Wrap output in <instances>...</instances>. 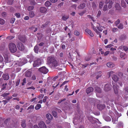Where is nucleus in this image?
<instances>
[{
    "instance_id": "f257e3e1",
    "label": "nucleus",
    "mask_w": 128,
    "mask_h": 128,
    "mask_svg": "<svg viewBox=\"0 0 128 128\" xmlns=\"http://www.w3.org/2000/svg\"><path fill=\"white\" fill-rule=\"evenodd\" d=\"M114 74V72L113 71H111L109 72V77L111 76L112 80L115 81V83L112 82V84L115 93L116 94H117L118 93V86L115 84H117L116 82L118 80L119 78Z\"/></svg>"
},
{
    "instance_id": "f03ea898",
    "label": "nucleus",
    "mask_w": 128,
    "mask_h": 128,
    "mask_svg": "<svg viewBox=\"0 0 128 128\" xmlns=\"http://www.w3.org/2000/svg\"><path fill=\"white\" fill-rule=\"evenodd\" d=\"M109 114L110 115L111 117L113 122H114V123L116 120V116L111 110H109ZM115 114L116 115V116L118 117H119L121 116V114L118 113L117 112H115Z\"/></svg>"
},
{
    "instance_id": "7ed1b4c3",
    "label": "nucleus",
    "mask_w": 128,
    "mask_h": 128,
    "mask_svg": "<svg viewBox=\"0 0 128 128\" xmlns=\"http://www.w3.org/2000/svg\"><path fill=\"white\" fill-rule=\"evenodd\" d=\"M9 49L10 52L12 53L15 52L17 50V48L15 44L13 43H10L8 45Z\"/></svg>"
},
{
    "instance_id": "20e7f679",
    "label": "nucleus",
    "mask_w": 128,
    "mask_h": 128,
    "mask_svg": "<svg viewBox=\"0 0 128 128\" xmlns=\"http://www.w3.org/2000/svg\"><path fill=\"white\" fill-rule=\"evenodd\" d=\"M42 60H40V59H38L35 60L33 64V66L34 67L38 66L41 64L42 62Z\"/></svg>"
},
{
    "instance_id": "39448f33",
    "label": "nucleus",
    "mask_w": 128,
    "mask_h": 128,
    "mask_svg": "<svg viewBox=\"0 0 128 128\" xmlns=\"http://www.w3.org/2000/svg\"><path fill=\"white\" fill-rule=\"evenodd\" d=\"M38 70L40 72L44 74H46L48 71V70L44 66L40 68Z\"/></svg>"
},
{
    "instance_id": "423d86ee",
    "label": "nucleus",
    "mask_w": 128,
    "mask_h": 128,
    "mask_svg": "<svg viewBox=\"0 0 128 128\" xmlns=\"http://www.w3.org/2000/svg\"><path fill=\"white\" fill-rule=\"evenodd\" d=\"M17 46L18 49L21 51H22L24 49V45L21 42L18 43L17 44Z\"/></svg>"
},
{
    "instance_id": "0eeeda50",
    "label": "nucleus",
    "mask_w": 128,
    "mask_h": 128,
    "mask_svg": "<svg viewBox=\"0 0 128 128\" xmlns=\"http://www.w3.org/2000/svg\"><path fill=\"white\" fill-rule=\"evenodd\" d=\"M95 90L96 92V95L98 97H100L99 94L101 92V91L100 88L98 87H96L95 88Z\"/></svg>"
},
{
    "instance_id": "6e6552de",
    "label": "nucleus",
    "mask_w": 128,
    "mask_h": 128,
    "mask_svg": "<svg viewBox=\"0 0 128 128\" xmlns=\"http://www.w3.org/2000/svg\"><path fill=\"white\" fill-rule=\"evenodd\" d=\"M91 26L92 28L93 29V30L96 32V33H97V34H99V37L100 38H101V36L100 34V32L98 31V30H97V29L96 28V27L94 26V25L92 24H91Z\"/></svg>"
},
{
    "instance_id": "1a4fd4ad",
    "label": "nucleus",
    "mask_w": 128,
    "mask_h": 128,
    "mask_svg": "<svg viewBox=\"0 0 128 128\" xmlns=\"http://www.w3.org/2000/svg\"><path fill=\"white\" fill-rule=\"evenodd\" d=\"M111 86L110 84H106L104 87V90L105 91H107L110 89Z\"/></svg>"
},
{
    "instance_id": "9d476101",
    "label": "nucleus",
    "mask_w": 128,
    "mask_h": 128,
    "mask_svg": "<svg viewBox=\"0 0 128 128\" xmlns=\"http://www.w3.org/2000/svg\"><path fill=\"white\" fill-rule=\"evenodd\" d=\"M97 25L96 26V28L100 32L102 31L103 30V28H105L104 26H101L99 23H97Z\"/></svg>"
},
{
    "instance_id": "9b49d317",
    "label": "nucleus",
    "mask_w": 128,
    "mask_h": 128,
    "mask_svg": "<svg viewBox=\"0 0 128 128\" xmlns=\"http://www.w3.org/2000/svg\"><path fill=\"white\" fill-rule=\"evenodd\" d=\"M39 126L41 128H46V126L44 122L42 121H40L38 124Z\"/></svg>"
},
{
    "instance_id": "f8f14e48",
    "label": "nucleus",
    "mask_w": 128,
    "mask_h": 128,
    "mask_svg": "<svg viewBox=\"0 0 128 128\" xmlns=\"http://www.w3.org/2000/svg\"><path fill=\"white\" fill-rule=\"evenodd\" d=\"M18 38L20 41L23 42H25L26 40V38L25 36L21 35L18 36Z\"/></svg>"
},
{
    "instance_id": "ddd939ff",
    "label": "nucleus",
    "mask_w": 128,
    "mask_h": 128,
    "mask_svg": "<svg viewBox=\"0 0 128 128\" xmlns=\"http://www.w3.org/2000/svg\"><path fill=\"white\" fill-rule=\"evenodd\" d=\"M85 32L91 36H94V34L92 31L89 29L87 28L85 30Z\"/></svg>"
},
{
    "instance_id": "4468645a",
    "label": "nucleus",
    "mask_w": 128,
    "mask_h": 128,
    "mask_svg": "<svg viewBox=\"0 0 128 128\" xmlns=\"http://www.w3.org/2000/svg\"><path fill=\"white\" fill-rule=\"evenodd\" d=\"M54 57H48L47 59L48 63L49 64H51L54 60H54Z\"/></svg>"
},
{
    "instance_id": "2eb2a0df",
    "label": "nucleus",
    "mask_w": 128,
    "mask_h": 128,
    "mask_svg": "<svg viewBox=\"0 0 128 128\" xmlns=\"http://www.w3.org/2000/svg\"><path fill=\"white\" fill-rule=\"evenodd\" d=\"M53 60H54L52 61V63L50 64H51L53 66H57L58 65L57 62L54 58Z\"/></svg>"
},
{
    "instance_id": "dca6fc26",
    "label": "nucleus",
    "mask_w": 128,
    "mask_h": 128,
    "mask_svg": "<svg viewBox=\"0 0 128 128\" xmlns=\"http://www.w3.org/2000/svg\"><path fill=\"white\" fill-rule=\"evenodd\" d=\"M115 7L116 9L117 10H120L121 9V8L120 4L118 3H116L115 5Z\"/></svg>"
},
{
    "instance_id": "f3484780",
    "label": "nucleus",
    "mask_w": 128,
    "mask_h": 128,
    "mask_svg": "<svg viewBox=\"0 0 128 128\" xmlns=\"http://www.w3.org/2000/svg\"><path fill=\"white\" fill-rule=\"evenodd\" d=\"M47 10L46 8L44 7H41L40 8V12L42 13H46Z\"/></svg>"
},
{
    "instance_id": "a211bd4d",
    "label": "nucleus",
    "mask_w": 128,
    "mask_h": 128,
    "mask_svg": "<svg viewBox=\"0 0 128 128\" xmlns=\"http://www.w3.org/2000/svg\"><path fill=\"white\" fill-rule=\"evenodd\" d=\"M94 89L92 87H90L88 88L86 90V92L87 94L93 92Z\"/></svg>"
},
{
    "instance_id": "6ab92c4d",
    "label": "nucleus",
    "mask_w": 128,
    "mask_h": 128,
    "mask_svg": "<svg viewBox=\"0 0 128 128\" xmlns=\"http://www.w3.org/2000/svg\"><path fill=\"white\" fill-rule=\"evenodd\" d=\"M107 66L109 68H112L114 66V64L112 62H109L107 64Z\"/></svg>"
},
{
    "instance_id": "aec40b11",
    "label": "nucleus",
    "mask_w": 128,
    "mask_h": 128,
    "mask_svg": "<svg viewBox=\"0 0 128 128\" xmlns=\"http://www.w3.org/2000/svg\"><path fill=\"white\" fill-rule=\"evenodd\" d=\"M98 108L100 110H101L105 108V106L104 105L98 104L97 105Z\"/></svg>"
},
{
    "instance_id": "412c9836",
    "label": "nucleus",
    "mask_w": 128,
    "mask_h": 128,
    "mask_svg": "<svg viewBox=\"0 0 128 128\" xmlns=\"http://www.w3.org/2000/svg\"><path fill=\"white\" fill-rule=\"evenodd\" d=\"M31 75V72L30 70L27 71L25 72V76H26L29 77Z\"/></svg>"
},
{
    "instance_id": "4be33fe9",
    "label": "nucleus",
    "mask_w": 128,
    "mask_h": 128,
    "mask_svg": "<svg viewBox=\"0 0 128 128\" xmlns=\"http://www.w3.org/2000/svg\"><path fill=\"white\" fill-rule=\"evenodd\" d=\"M86 6V4L84 3L81 4L80 6L78 7V9H82Z\"/></svg>"
},
{
    "instance_id": "5701e85b",
    "label": "nucleus",
    "mask_w": 128,
    "mask_h": 128,
    "mask_svg": "<svg viewBox=\"0 0 128 128\" xmlns=\"http://www.w3.org/2000/svg\"><path fill=\"white\" fill-rule=\"evenodd\" d=\"M2 76L4 79L5 80H7L9 78L8 75L7 74H3Z\"/></svg>"
},
{
    "instance_id": "b1692460",
    "label": "nucleus",
    "mask_w": 128,
    "mask_h": 128,
    "mask_svg": "<svg viewBox=\"0 0 128 128\" xmlns=\"http://www.w3.org/2000/svg\"><path fill=\"white\" fill-rule=\"evenodd\" d=\"M46 117L47 119L49 120H51L52 118V115L49 114H46Z\"/></svg>"
},
{
    "instance_id": "393cba45",
    "label": "nucleus",
    "mask_w": 128,
    "mask_h": 128,
    "mask_svg": "<svg viewBox=\"0 0 128 128\" xmlns=\"http://www.w3.org/2000/svg\"><path fill=\"white\" fill-rule=\"evenodd\" d=\"M126 55V54L124 52H121L120 54V57L121 58H123V59H124V56Z\"/></svg>"
},
{
    "instance_id": "a878e982",
    "label": "nucleus",
    "mask_w": 128,
    "mask_h": 128,
    "mask_svg": "<svg viewBox=\"0 0 128 128\" xmlns=\"http://www.w3.org/2000/svg\"><path fill=\"white\" fill-rule=\"evenodd\" d=\"M126 36L125 35H122L120 38V39L121 41H122L125 40L126 38Z\"/></svg>"
},
{
    "instance_id": "bb28decb",
    "label": "nucleus",
    "mask_w": 128,
    "mask_h": 128,
    "mask_svg": "<svg viewBox=\"0 0 128 128\" xmlns=\"http://www.w3.org/2000/svg\"><path fill=\"white\" fill-rule=\"evenodd\" d=\"M41 107L40 104H37L35 107V109L36 110H39Z\"/></svg>"
},
{
    "instance_id": "cd10ccee",
    "label": "nucleus",
    "mask_w": 128,
    "mask_h": 128,
    "mask_svg": "<svg viewBox=\"0 0 128 128\" xmlns=\"http://www.w3.org/2000/svg\"><path fill=\"white\" fill-rule=\"evenodd\" d=\"M45 5L47 7H48L51 5V3L49 1H46L44 3Z\"/></svg>"
},
{
    "instance_id": "c85d7f7f",
    "label": "nucleus",
    "mask_w": 128,
    "mask_h": 128,
    "mask_svg": "<svg viewBox=\"0 0 128 128\" xmlns=\"http://www.w3.org/2000/svg\"><path fill=\"white\" fill-rule=\"evenodd\" d=\"M29 16L31 18L33 17L34 16V12L32 11H31L29 12Z\"/></svg>"
},
{
    "instance_id": "c756f323",
    "label": "nucleus",
    "mask_w": 128,
    "mask_h": 128,
    "mask_svg": "<svg viewBox=\"0 0 128 128\" xmlns=\"http://www.w3.org/2000/svg\"><path fill=\"white\" fill-rule=\"evenodd\" d=\"M39 48L38 46H36L34 47V52L36 53H38Z\"/></svg>"
},
{
    "instance_id": "7c9ffc66",
    "label": "nucleus",
    "mask_w": 128,
    "mask_h": 128,
    "mask_svg": "<svg viewBox=\"0 0 128 128\" xmlns=\"http://www.w3.org/2000/svg\"><path fill=\"white\" fill-rule=\"evenodd\" d=\"M69 18L68 16H64L62 18V19L64 21H66Z\"/></svg>"
},
{
    "instance_id": "2f4dec72",
    "label": "nucleus",
    "mask_w": 128,
    "mask_h": 128,
    "mask_svg": "<svg viewBox=\"0 0 128 128\" xmlns=\"http://www.w3.org/2000/svg\"><path fill=\"white\" fill-rule=\"evenodd\" d=\"M21 125L22 126L23 128H24L26 127V124L24 120L22 121L21 123Z\"/></svg>"
},
{
    "instance_id": "473e14b6",
    "label": "nucleus",
    "mask_w": 128,
    "mask_h": 128,
    "mask_svg": "<svg viewBox=\"0 0 128 128\" xmlns=\"http://www.w3.org/2000/svg\"><path fill=\"white\" fill-rule=\"evenodd\" d=\"M86 10H84L82 12H78V14L80 16H82L85 13Z\"/></svg>"
},
{
    "instance_id": "72a5a7b5",
    "label": "nucleus",
    "mask_w": 128,
    "mask_h": 128,
    "mask_svg": "<svg viewBox=\"0 0 128 128\" xmlns=\"http://www.w3.org/2000/svg\"><path fill=\"white\" fill-rule=\"evenodd\" d=\"M117 27L118 28L120 29H122L124 28L123 24L122 23H120Z\"/></svg>"
},
{
    "instance_id": "f704fd0d",
    "label": "nucleus",
    "mask_w": 128,
    "mask_h": 128,
    "mask_svg": "<svg viewBox=\"0 0 128 128\" xmlns=\"http://www.w3.org/2000/svg\"><path fill=\"white\" fill-rule=\"evenodd\" d=\"M110 53V54H114V52H110V51H107L104 53V56H106V55H108V54H109Z\"/></svg>"
},
{
    "instance_id": "c9c22d12",
    "label": "nucleus",
    "mask_w": 128,
    "mask_h": 128,
    "mask_svg": "<svg viewBox=\"0 0 128 128\" xmlns=\"http://www.w3.org/2000/svg\"><path fill=\"white\" fill-rule=\"evenodd\" d=\"M87 17L88 18L91 19L94 22H95L96 21V20H94V18L91 16L88 15L87 16Z\"/></svg>"
},
{
    "instance_id": "e433bc0d",
    "label": "nucleus",
    "mask_w": 128,
    "mask_h": 128,
    "mask_svg": "<svg viewBox=\"0 0 128 128\" xmlns=\"http://www.w3.org/2000/svg\"><path fill=\"white\" fill-rule=\"evenodd\" d=\"M121 4L122 7L125 8L126 7V4L124 1L122 0L121 1Z\"/></svg>"
},
{
    "instance_id": "4c0bfd02",
    "label": "nucleus",
    "mask_w": 128,
    "mask_h": 128,
    "mask_svg": "<svg viewBox=\"0 0 128 128\" xmlns=\"http://www.w3.org/2000/svg\"><path fill=\"white\" fill-rule=\"evenodd\" d=\"M7 84V83H5V84H3L2 86L1 90H4L6 88Z\"/></svg>"
},
{
    "instance_id": "58836bf2",
    "label": "nucleus",
    "mask_w": 128,
    "mask_h": 128,
    "mask_svg": "<svg viewBox=\"0 0 128 128\" xmlns=\"http://www.w3.org/2000/svg\"><path fill=\"white\" fill-rule=\"evenodd\" d=\"M113 4V2L112 1H111L108 5V8L109 9L111 8L112 7V6Z\"/></svg>"
},
{
    "instance_id": "ea45409f",
    "label": "nucleus",
    "mask_w": 128,
    "mask_h": 128,
    "mask_svg": "<svg viewBox=\"0 0 128 128\" xmlns=\"http://www.w3.org/2000/svg\"><path fill=\"white\" fill-rule=\"evenodd\" d=\"M4 58L5 59V60L7 62H8L9 61L8 60V56L7 55H4Z\"/></svg>"
},
{
    "instance_id": "a19ab883",
    "label": "nucleus",
    "mask_w": 128,
    "mask_h": 128,
    "mask_svg": "<svg viewBox=\"0 0 128 128\" xmlns=\"http://www.w3.org/2000/svg\"><path fill=\"white\" fill-rule=\"evenodd\" d=\"M103 4L104 3L103 2H100L99 4V6L100 8L101 9L102 8Z\"/></svg>"
},
{
    "instance_id": "79ce46f5",
    "label": "nucleus",
    "mask_w": 128,
    "mask_h": 128,
    "mask_svg": "<svg viewBox=\"0 0 128 128\" xmlns=\"http://www.w3.org/2000/svg\"><path fill=\"white\" fill-rule=\"evenodd\" d=\"M34 7L33 6H29L28 8V10L29 11L32 10L33 9Z\"/></svg>"
},
{
    "instance_id": "37998d69",
    "label": "nucleus",
    "mask_w": 128,
    "mask_h": 128,
    "mask_svg": "<svg viewBox=\"0 0 128 128\" xmlns=\"http://www.w3.org/2000/svg\"><path fill=\"white\" fill-rule=\"evenodd\" d=\"M22 62L23 63L22 65H23L27 63V60L25 59H23L22 60Z\"/></svg>"
},
{
    "instance_id": "c03bdc74",
    "label": "nucleus",
    "mask_w": 128,
    "mask_h": 128,
    "mask_svg": "<svg viewBox=\"0 0 128 128\" xmlns=\"http://www.w3.org/2000/svg\"><path fill=\"white\" fill-rule=\"evenodd\" d=\"M4 23V21L3 19L0 18V24H2Z\"/></svg>"
},
{
    "instance_id": "a18cd8bd",
    "label": "nucleus",
    "mask_w": 128,
    "mask_h": 128,
    "mask_svg": "<svg viewBox=\"0 0 128 128\" xmlns=\"http://www.w3.org/2000/svg\"><path fill=\"white\" fill-rule=\"evenodd\" d=\"M30 4L33 5H34L36 4V2L34 0H32L30 2Z\"/></svg>"
},
{
    "instance_id": "49530a36",
    "label": "nucleus",
    "mask_w": 128,
    "mask_h": 128,
    "mask_svg": "<svg viewBox=\"0 0 128 128\" xmlns=\"http://www.w3.org/2000/svg\"><path fill=\"white\" fill-rule=\"evenodd\" d=\"M52 114L54 117H56L57 116V113L55 111H53L52 112Z\"/></svg>"
},
{
    "instance_id": "de8ad7c7",
    "label": "nucleus",
    "mask_w": 128,
    "mask_h": 128,
    "mask_svg": "<svg viewBox=\"0 0 128 128\" xmlns=\"http://www.w3.org/2000/svg\"><path fill=\"white\" fill-rule=\"evenodd\" d=\"M105 119L107 121H110L111 120L109 116L107 117L106 118H105Z\"/></svg>"
},
{
    "instance_id": "09e8293b",
    "label": "nucleus",
    "mask_w": 128,
    "mask_h": 128,
    "mask_svg": "<svg viewBox=\"0 0 128 128\" xmlns=\"http://www.w3.org/2000/svg\"><path fill=\"white\" fill-rule=\"evenodd\" d=\"M20 79H18L16 80V86H17L19 84H20Z\"/></svg>"
},
{
    "instance_id": "8fccbe9b",
    "label": "nucleus",
    "mask_w": 128,
    "mask_h": 128,
    "mask_svg": "<svg viewBox=\"0 0 128 128\" xmlns=\"http://www.w3.org/2000/svg\"><path fill=\"white\" fill-rule=\"evenodd\" d=\"M113 46V45L112 44H110L106 46H105L106 48H110L112 46Z\"/></svg>"
},
{
    "instance_id": "3c124183",
    "label": "nucleus",
    "mask_w": 128,
    "mask_h": 128,
    "mask_svg": "<svg viewBox=\"0 0 128 128\" xmlns=\"http://www.w3.org/2000/svg\"><path fill=\"white\" fill-rule=\"evenodd\" d=\"M107 5L106 4L103 7V10L104 11H106L107 10Z\"/></svg>"
},
{
    "instance_id": "603ef678",
    "label": "nucleus",
    "mask_w": 128,
    "mask_h": 128,
    "mask_svg": "<svg viewBox=\"0 0 128 128\" xmlns=\"http://www.w3.org/2000/svg\"><path fill=\"white\" fill-rule=\"evenodd\" d=\"M10 94L8 92V93H5L3 94L2 95V96L3 97H5L6 96L9 95Z\"/></svg>"
},
{
    "instance_id": "864d4df0",
    "label": "nucleus",
    "mask_w": 128,
    "mask_h": 128,
    "mask_svg": "<svg viewBox=\"0 0 128 128\" xmlns=\"http://www.w3.org/2000/svg\"><path fill=\"white\" fill-rule=\"evenodd\" d=\"M63 2H61L58 5V8H61L62 6L63 5Z\"/></svg>"
},
{
    "instance_id": "5fc2aeb1",
    "label": "nucleus",
    "mask_w": 128,
    "mask_h": 128,
    "mask_svg": "<svg viewBox=\"0 0 128 128\" xmlns=\"http://www.w3.org/2000/svg\"><path fill=\"white\" fill-rule=\"evenodd\" d=\"M26 79L25 78H24L22 80V85H24L26 83Z\"/></svg>"
},
{
    "instance_id": "6e6d98bb",
    "label": "nucleus",
    "mask_w": 128,
    "mask_h": 128,
    "mask_svg": "<svg viewBox=\"0 0 128 128\" xmlns=\"http://www.w3.org/2000/svg\"><path fill=\"white\" fill-rule=\"evenodd\" d=\"M123 49L125 52H126L128 50V48L126 46H124Z\"/></svg>"
},
{
    "instance_id": "4d7b16f0",
    "label": "nucleus",
    "mask_w": 128,
    "mask_h": 128,
    "mask_svg": "<svg viewBox=\"0 0 128 128\" xmlns=\"http://www.w3.org/2000/svg\"><path fill=\"white\" fill-rule=\"evenodd\" d=\"M74 33L75 35L76 36H78L80 34L79 32L77 30L75 31Z\"/></svg>"
},
{
    "instance_id": "13d9d810",
    "label": "nucleus",
    "mask_w": 128,
    "mask_h": 128,
    "mask_svg": "<svg viewBox=\"0 0 128 128\" xmlns=\"http://www.w3.org/2000/svg\"><path fill=\"white\" fill-rule=\"evenodd\" d=\"M124 90L125 91L126 94H127L128 93V87H126L124 89Z\"/></svg>"
},
{
    "instance_id": "bf43d9fd",
    "label": "nucleus",
    "mask_w": 128,
    "mask_h": 128,
    "mask_svg": "<svg viewBox=\"0 0 128 128\" xmlns=\"http://www.w3.org/2000/svg\"><path fill=\"white\" fill-rule=\"evenodd\" d=\"M101 14V12L100 10H99L98 13L97 17L98 18L99 17L100 15Z\"/></svg>"
},
{
    "instance_id": "052dcab7",
    "label": "nucleus",
    "mask_w": 128,
    "mask_h": 128,
    "mask_svg": "<svg viewBox=\"0 0 128 128\" xmlns=\"http://www.w3.org/2000/svg\"><path fill=\"white\" fill-rule=\"evenodd\" d=\"M92 6L94 9H95L96 7V4L94 3H93L92 4Z\"/></svg>"
},
{
    "instance_id": "680f3d73",
    "label": "nucleus",
    "mask_w": 128,
    "mask_h": 128,
    "mask_svg": "<svg viewBox=\"0 0 128 128\" xmlns=\"http://www.w3.org/2000/svg\"><path fill=\"white\" fill-rule=\"evenodd\" d=\"M15 20V19L14 18H12L10 20V22L11 23L13 24Z\"/></svg>"
},
{
    "instance_id": "e2e57ef3",
    "label": "nucleus",
    "mask_w": 128,
    "mask_h": 128,
    "mask_svg": "<svg viewBox=\"0 0 128 128\" xmlns=\"http://www.w3.org/2000/svg\"><path fill=\"white\" fill-rule=\"evenodd\" d=\"M77 5L76 4H74L71 6V7L72 8H74V9L76 10V9Z\"/></svg>"
},
{
    "instance_id": "0e129e2a",
    "label": "nucleus",
    "mask_w": 128,
    "mask_h": 128,
    "mask_svg": "<svg viewBox=\"0 0 128 128\" xmlns=\"http://www.w3.org/2000/svg\"><path fill=\"white\" fill-rule=\"evenodd\" d=\"M44 96V95L43 94H40L38 97V98H39L41 99Z\"/></svg>"
},
{
    "instance_id": "69168bd1",
    "label": "nucleus",
    "mask_w": 128,
    "mask_h": 128,
    "mask_svg": "<svg viewBox=\"0 0 128 128\" xmlns=\"http://www.w3.org/2000/svg\"><path fill=\"white\" fill-rule=\"evenodd\" d=\"M120 22V20L119 19H118L117 20L115 24L116 26H117Z\"/></svg>"
},
{
    "instance_id": "338daca9",
    "label": "nucleus",
    "mask_w": 128,
    "mask_h": 128,
    "mask_svg": "<svg viewBox=\"0 0 128 128\" xmlns=\"http://www.w3.org/2000/svg\"><path fill=\"white\" fill-rule=\"evenodd\" d=\"M48 98V97L47 96H45L43 100V102H46V100Z\"/></svg>"
},
{
    "instance_id": "774afa93",
    "label": "nucleus",
    "mask_w": 128,
    "mask_h": 128,
    "mask_svg": "<svg viewBox=\"0 0 128 128\" xmlns=\"http://www.w3.org/2000/svg\"><path fill=\"white\" fill-rule=\"evenodd\" d=\"M34 106L33 105H31L28 107L27 110L29 109H34Z\"/></svg>"
}]
</instances>
